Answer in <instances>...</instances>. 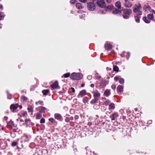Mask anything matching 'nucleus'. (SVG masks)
<instances>
[{"instance_id":"obj_28","label":"nucleus","mask_w":155,"mask_h":155,"mask_svg":"<svg viewBox=\"0 0 155 155\" xmlns=\"http://www.w3.org/2000/svg\"><path fill=\"white\" fill-rule=\"evenodd\" d=\"M21 100L24 102H26L28 100V98L25 96H22L21 97Z\"/></svg>"},{"instance_id":"obj_19","label":"nucleus","mask_w":155,"mask_h":155,"mask_svg":"<svg viewBox=\"0 0 155 155\" xmlns=\"http://www.w3.org/2000/svg\"><path fill=\"white\" fill-rule=\"evenodd\" d=\"M104 47L105 48L108 50H110L112 48L111 45L109 43L105 44Z\"/></svg>"},{"instance_id":"obj_16","label":"nucleus","mask_w":155,"mask_h":155,"mask_svg":"<svg viewBox=\"0 0 155 155\" xmlns=\"http://www.w3.org/2000/svg\"><path fill=\"white\" fill-rule=\"evenodd\" d=\"M25 123L27 126L32 125V123L30 119H26L25 120Z\"/></svg>"},{"instance_id":"obj_9","label":"nucleus","mask_w":155,"mask_h":155,"mask_svg":"<svg viewBox=\"0 0 155 155\" xmlns=\"http://www.w3.org/2000/svg\"><path fill=\"white\" fill-rule=\"evenodd\" d=\"M103 99L104 101L103 103L104 105L107 106L110 104V101L109 99H106L105 97L103 98Z\"/></svg>"},{"instance_id":"obj_51","label":"nucleus","mask_w":155,"mask_h":155,"mask_svg":"<svg viewBox=\"0 0 155 155\" xmlns=\"http://www.w3.org/2000/svg\"><path fill=\"white\" fill-rule=\"evenodd\" d=\"M96 79H99L101 78V77L99 76H96Z\"/></svg>"},{"instance_id":"obj_57","label":"nucleus","mask_w":155,"mask_h":155,"mask_svg":"<svg viewBox=\"0 0 155 155\" xmlns=\"http://www.w3.org/2000/svg\"><path fill=\"white\" fill-rule=\"evenodd\" d=\"M0 7L2 9V10L3 9V7L2 5H1Z\"/></svg>"},{"instance_id":"obj_56","label":"nucleus","mask_w":155,"mask_h":155,"mask_svg":"<svg viewBox=\"0 0 155 155\" xmlns=\"http://www.w3.org/2000/svg\"><path fill=\"white\" fill-rule=\"evenodd\" d=\"M4 127L1 126L0 125V129H1L2 130H3V129H4Z\"/></svg>"},{"instance_id":"obj_46","label":"nucleus","mask_w":155,"mask_h":155,"mask_svg":"<svg viewBox=\"0 0 155 155\" xmlns=\"http://www.w3.org/2000/svg\"><path fill=\"white\" fill-rule=\"evenodd\" d=\"M77 0H71L70 2L71 3H74L77 1Z\"/></svg>"},{"instance_id":"obj_48","label":"nucleus","mask_w":155,"mask_h":155,"mask_svg":"<svg viewBox=\"0 0 155 155\" xmlns=\"http://www.w3.org/2000/svg\"><path fill=\"white\" fill-rule=\"evenodd\" d=\"M28 110L30 112H31L33 110V109L32 107H30L28 108Z\"/></svg>"},{"instance_id":"obj_17","label":"nucleus","mask_w":155,"mask_h":155,"mask_svg":"<svg viewBox=\"0 0 155 155\" xmlns=\"http://www.w3.org/2000/svg\"><path fill=\"white\" fill-rule=\"evenodd\" d=\"M58 82L56 81L51 85V87L53 89H56L58 87Z\"/></svg>"},{"instance_id":"obj_53","label":"nucleus","mask_w":155,"mask_h":155,"mask_svg":"<svg viewBox=\"0 0 155 155\" xmlns=\"http://www.w3.org/2000/svg\"><path fill=\"white\" fill-rule=\"evenodd\" d=\"M111 0H107L106 2L107 3H110L111 2Z\"/></svg>"},{"instance_id":"obj_42","label":"nucleus","mask_w":155,"mask_h":155,"mask_svg":"<svg viewBox=\"0 0 155 155\" xmlns=\"http://www.w3.org/2000/svg\"><path fill=\"white\" fill-rule=\"evenodd\" d=\"M45 120L44 118H42L40 120V123L41 124L44 123H45Z\"/></svg>"},{"instance_id":"obj_49","label":"nucleus","mask_w":155,"mask_h":155,"mask_svg":"<svg viewBox=\"0 0 155 155\" xmlns=\"http://www.w3.org/2000/svg\"><path fill=\"white\" fill-rule=\"evenodd\" d=\"M79 1L80 2L84 3V2H86L87 1V0H79Z\"/></svg>"},{"instance_id":"obj_11","label":"nucleus","mask_w":155,"mask_h":155,"mask_svg":"<svg viewBox=\"0 0 155 155\" xmlns=\"http://www.w3.org/2000/svg\"><path fill=\"white\" fill-rule=\"evenodd\" d=\"M54 117L55 119L59 120H61L62 119V116L61 114L59 113H56L54 114Z\"/></svg>"},{"instance_id":"obj_47","label":"nucleus","mask_w":155,"mask_h":155,"mask_svg":"<svg viewBox=\"0 0 155 155\" xmlns=\"http://www.w3.org/2000/svg\"><path fill=\"white\" fill-rule=\"evenodd\" d=\"M38 104H39L40 105H43V101H38Z\"/></svg>"},{"instance_id":"obj_54","label":"nucleus","mask_w":155,"mask_h":155,"mask_svg":"<svg viewBox=\"0 0 155 155\" xmlns=\"http://www.w3.org/2000/svg\"><path fill=\"white\" fill-rule=\"evenodd\" d=\"M107 70L108 71V70H111V68H109L108 67H107Z\"/></svg>"},{"instance_id":"obj_41","label":"nucleus","mask_w":155,"mask_h":155,"mask_svg":"<svg viewBox=\"0 0 155 155\" xmlns=\"http://www.w3.org/2000/svg\"><path fill=\"white\" fill-rule=\"evenodd\" d=\"M17 142H15V141H13L12 143V146L14 147V146H16L17 145Z\"/></svg>"},{"instance_id":"obj_37","label":"nucleus","mask_w":155,"mask_h":155,"mask_svg":"<svg viewBox=\"0 0 155 155\" xmlns=\"http://www.w3.org/2000/svg\"><path fill=\"white\" fill-rule=\"evenodd\" d=\"M49 120L51 122L53 123L56 122L55 120L53 118H50L49 119Z\"/></svg>"},{"instance_id":"obj_62","label":"nucleus","mask_w":155,"mask_h":155,"mask_svg":"<svg viewBox=\"0 0 155 155\" xmlns=\"http://www.w3.org/2000/svg\"><path fill=\"white\" fill-rule=\"evenodd\" d=\"M84 18L83 16V17L81 16V17H80V18Z\"/></svg>"},{"instance_id":"obj_18","label":"nucleus","mask_w":155,"mask_h":155,"mask_svg":"<svg viewBox=\"0 0 155 155\" xmlns=\"http://www.w3.org/2000/svg\"><path fill=\"white\" fill-rule=\"evenodd\" d=\"M101 96V94L99 92H94L93 96L94 98L98 99V98L99 97Z\"/></svg>"},{"instance_id":"obj_31","label":"nucleus","mask_w":155,"mask_h":155,"mask_svg":"<svg viewBox=\"0 0 155 155\" xmlns=\"http://www.w3.org/2000/svg\"><path fill=\"white\" fill-rule=\"evenodd\" d=\"M41 117L42 114H41L39 113L36 115V118L37 119H39Z\"/></svg>"},{"instance_id":"obj_4","label":"nucleus","mask_w":155,"mask_h":155,"mask_svg":"<svg viewBox=\"0 0 155 155\" xmlns=\"http://www.w3.org/2000/svg\"><path fill=\"white\" fill-rule=\"evenodd\" d=\"M144 9L147 13L152 12L155 14V11L152 9L151 7L148 4L145 5L143 8Z\"/></svg>"},{"instance_id":"obj_1","label":"nucleus","mask_w":155,"mask_h":155,"mask_svg":"<svg viewBox=\"0 0 155 155\" xmlns=\"http://www.w3.org/2000/svg\"><path fill=\"white\" fill-rule=\"evenodd\" d=\"M142 7L141 5L139 3L134 5L133 7L134 12L137 15H141L142 14L141 11Z\"/></svg>"},{"instance_id":"obj_14","label":"nucleus","mask_w":155,"mask_h":155,"mask_svg":"<svg viewBox=\"0 0 155 155\" xmlns=\"http://www.w3.org/2000/svg\"><path fill=\"white\" fill-rule=\"evenodd\" d=\"M142 19L144 22L146 23H150L151 22L150 19L147 16L143 17Z\"/></svg>"},{"instance_id":"obj_12","label":"nucleus","mask_w":155,"mask_h":155,"mask_svg":"<svg viewBox=\"0 0 155 155\" xmlns=\"http://www.w3.org/2000/svg\"><path fill=\"white\" fill-rule=\"evenodd\" d=\"M125 1L124 5L126 7L130 8L132 6V4L131 2H130L128 0H125Z\"/></svg>"},{"instance_id":"obj_29","label":"nucleus","mask_w":155,"mask_h":155,"mask_svg":"<svg viewBox=\"0 0 155 155\" xmlns=\"http://www.w3.org/2000/svg\"><path fill=\"white\" fill-rule=\"evenodd\" d=\"M140 17L137 15L134 16L135 20L136 22L139 23L140 22Z\"/></svg>"},{"instance_id":"obj_2","label":"nucleus","mask_w":155,"mask_h":155,"mask_svg":"<svg viewBox=\"0 0 155 155\" xmlns=\"http://www.w3.org/2000/svg\"><path fill=\"white\" fill-rule=\"evenodd\" d=\"M123 17L125 19H127L129 18L130 16L132 13V10L130 9H125L123 11Z\"/></svg>"},{"instance_id":"obj_44","label":"nucleus","mask_w":155,"mask_h":155,"mask_svg":"<svg viewBox=\"0 0 155 155\" xmlns=\"http://www.w3.org/2000/svg\"><path fill=\"white\" fill-rule=\"evenodd\" d=\"M70 120V119L68 117H66L65 119V121L66 122H68Z\"/></svg>"},{"instance_id":"obj_58","label":"nucleus","mask_w":155,"mask_h":155,"mask_svg":"<svg viewBox=\"0 0 155 155\" xmlns=\"http://www.w3.org/2000/svg\"><path fill=\"white\" fill-rule=\"evenodd\" d=\"M84 85H85V84H82L81 85V87H83L84 86Z\"/></svg>"},{"instance_id":"obj_32","label":"nucleus","mask_w":155,"mask_h":155,"mask_svg":"<svg viewBox=\"0 0 155 155\" xmlns=\"http://www.w3.org/2000/svg\"><path fill=\"white\" fill-rule=\"evenodd\" d=\"M83 101L85 104L87 103L88 99L86 97H84L83 99Z\"/></svg>"},{"instance_id":"obj_36","label":"nucleus","mask_w":155,"mask_h":155,"mask_svg":"<svg viewBox=\"0 0 155 155\" xmlns=\"http://www.w3.org/2000/svg\"><path fill=\"white\" fill-rule=\"evenodd\" d=\"M113 69L114 71L118 72L119 70V68L117 66H115L114 67Z\"/></svg>"},{"instance_id":"obj_21","label":"nucleus","mask_w":155,"mask_h":155,"mask_svg":"<svg viewBox=\"0 0 155 155\" xmlns=\"http://www.w3.org/2000/svg\"><path fill=\"white\" fill-rule=\"evenodd\" d=\"M154 14L152 13V14H148L147 16L148 17V18L150 19V21L151 20H154Z\"/></svg>"},{"instance_id":"obj_5","label":"nucleus","mask_w":155,"mask_h":155,"mask_svg":"<svg viewBox=\"0 0 155 155\" xmlns=\"http://www.w3.org/2000/svg\"><path fill=\"white\" fill-rule=\"evenodd\" d=\"M87 8L88 9L91 11H94L96 8L95 4L93 2H89L87 3Z\"/></svg>"},{"instance_id":"obj_55","label":"nucleus","mask_w":155,"mask_h":155,"mask_svg":"<svg viewBox=\"0 0 155 155\" xmlns=\"http://www.w3.org/2000/svg\"><path fill=\"white\" fill-rule=\"evenodd\" d=\"M127 55L128 56V57L129 58L130 56V54L129 52H127Z\"/></svg>"},{"instance_id":"obj_64","label":"nucleus","mask_w":155,"mask_h":155,"mask_svg":"<svg viewBox=\"0 0 155 155\" xmlns=\"http://www.w3.org/2000/svg\"><path fill=\"white\" fill-rule=\"evenodd\" d=\"M152 121L151 120L149 121V123H151Z\"/></svg>"},{"instance_id":"obj_38","label":"nucleus","mask_w":155,"mask_h":155,"mask_svg":"<svg viewBox=\"0 0 155 155\" xmlns=\"http://www.w3.org/2000/svg\"><path fill=\"white\" fill-rule=\"evenodd\" d=\"M70 74L69 73H67L64 74L63 75V76H64V77L65 78H67L69 77V76L70 75Z\"/></svg>"},{"instance_id":"obj_39","label":"nucleus","mask_w":155,"mask_h":155,"mask_svg":"<svg viewBox=\"0 0 155 155\" xmlns=\"http://www.w3.org/2000/svg\"><path fill=\"white\" fill-rule=\"evenodd\" d=\"M8 124L10 125L12 127L14 126V122L12 121H10L8 123Z\"/></svg>"},{"instance_id":"obj_33","label":"nucleus","mask_w":155,"mask_h":155,"mask_svg":"<svg viewBox=\"0 0 155 155\" xmlns=\"http://www.w3.org/2000/svg\"><path fill=\"white\" fill-rule=\"evenodd\" d=\"M22 139L24 140V141H28V137L27 135H24L22 137Z\"/></svg>"},{"instance_id":"obj_13","label":"nucleus","mask_w":155,"mask_h":155,"mask_svg":"<svg viewBox=\"0 0 155 155\" xmlns=\"http://www.w3.org/2000/svg\"><path fill=\"white\" fill-rule=\"evenodd\" d=\"M47 110L44 107L41 106L39 107V111L40 112L43 113H45Z\"/></svg>"},{"instance_id":"obj_34","label":"nucleus","mask_w":155,"mask_h":155,"mask_svg":"<svg viewBox=\"0 0 155 155\" xmlns=\"http://www.w3.org/2000/svg\"><path fill=\"white\" fill-rule=\"evenodd\" d=\"M49 92V91L48 90H45L42 91L43 94L45 95H47Z\"/></svg>"},{"instance_id":"obj_3","label":"nucleus","mask_w":155,"mask_h":155,"mask_svg":"<svg viewBox=\"0 0 155 155\" xmlns=\"http://www.w3.org/2000/svg\"><path fill=\"white\" fill-rule=\"evenodd\" d=\"M70 78L72 80H80L82 78L81 76L79 73H72L70 76Z\"/></svg>"},{"instance_id":"obj_59","label":"nucleus","mask_w":155,"mask_h":155,"mask_svg":"<svg viewBox=\"0 0 155 155\" xmlns=\"http://www.w3.org/2000/svg\"><path fill=\"white\" fill-rule=\"evenodd\" d=\"M38 101H37L35 102V104L37 105H38Z\"/></svg>"},{"instance_id":"obj_22","label":"nucleus","mask_w":155,"mask_h":155,"mask_svg":"<svg viewBox=\"0 0 155 155\" xmlns=\"http://www.w3.org/2000/svg\"><path fill=\"white\" fill-rule=\"evenodd\" d=\"M115 6L117 7L118 9H120L121 8V5L120 2L118 1L116 2L115 3Z\"/></svg>"},{"instance_id":"obj_7","label":"nucleus","mask_w":155,"mask_h":155,"mask_svg":"<svg viewBox=\"0 0 155 155\" xmlns=\"http://www.w3.org/2000/svg\"><path fill=\"white\" fill-rule=\"evenodd\" d=\"M18 107V105L17 104H12L10 106V108L11 110L13 112H14L16 111V110Z\"/></svg>"},{"instance_id":"obj_60","label":"nucleus","mask_w":155,"mask_h":155,"mask_svg":"<svg viewBox=\"0 0 155 155\" xmlns=\"http://www.w3.org/2000/svg\"><path fill=\"white\" fill-rule=\"evenodd\" d=\"M75 118H76V119H77V118H78V116H75Z\"/></svg>"},{"instance_id":"obj_27","label":"nucleus","mask_w":155,"mask_h":155,"mask_svg":"<svg viewBox=\"0 0 155 155\" xmlns=\"http://www.w3.org/2000/svg\"><path fill=\"white\" fill-rule=\"evenodd\" d=\"M109 109L110 110L114 109L115 108V105L113 103L110 104H109Z\"/></svg>"},{"instance_id":"obj_61","label":"nucleus","mask_w":155,"mask_h":155,"mask_svg":"<svg viewBox=\"0 0 155 155\" xmlns=\"http://www.w3.org/2000/svg\"><path fill=\"white\" fill-rule=\"evenodd\" d=\"M8 99H10L11 98V97H8Z\"/></svg>"},{"instance_id":"obj_40","label":"nucleus","mask_w":155,"mask_h":155,"mask_svg":"<svg viewBox=\"0 0 155 155\" xmlns=\"http://www.w3.org/2000/svg\"><path fill=\"white\" fill-rule=\"evenodd\" d=\"M119 82L120 84H123L124 83V80L122 78H120L119 80Z\"/></svg>"},{"instance_id":"obj_26","label":"nucleus","mask_w":155,"mask_h":155,"mask_svg":"<svg viewBox=\"0 0 155 155\" xmlns=\"http://www.w3.org/2000/svg\"><path fill=\"white\" fill-rule=\"evenodd\" d=\"M98 99L94 98V99L91 100L90 102V103L92 104L97 103L98 102Z\"/></svg>"},{"instance_id":"obj_45","label":"nucleus","mask_w":155,"mask_h":155,"mask_svg":"<svg viewBox=\"0 0 155 155\" xmlns=\"http://www.w3.org/2000/svg\"><path fill=\"white\" fill-rule=\"evenodd\" d=\"M119 79V76H116L114 78V80L116 81H117L118 79Z\"/></svg>"},{"instance_id":"obj_63","label":"nucleus","mask_w":155,"mask_h":155,"mask_svg":"<svg viewBox=\"0 0 155 155\" xmlns=\"http://www.w3.org/2000/svg\"><path fill=\"white\" fill-rule=\"evenodd\" d=\"M5 118H6V119H7L8 118V117H5Z\"/></svg>"},{"instance_id":"obj_10","label":"nucleus","mask_w":155,"mask_h":155,"mask_svg":"<svg viewBox=\"0 0 155 155\" xmlns=\"http://www.w3.org/2000/svg\"><path fill=\"white\" fill-rule=\"evenodd\" d=\"M112 13L113 14L120 15L121 13V11L119 9H117L114 8L113 10Z\"/></svg>"},{"instance_id":"obj_25","label":"nucleus","mask_w":155,"mask_h":155,"mask_svg":"<svg viewBox=\"0 0 155 155\" xmlns=\"http://www.w3.org/2000/svg\"><path fill=\"white\" fill-rule=\"evenodd\" d=\"M114 8L113 6L108 5L105 8V9L107 11H110Z\"/></svg>"},{"instance_id":"obj_6","label":"nucleus","mask_w":155,"mask_h":155,"mask_svg":"<svg viewBox=\"0 0 155 155\" xmlns=\"http://www.w3.org/2000/svg\"><path fill=\"white\" fill-rule=\"evenodd\" d=\"M97 5L101 8L105 7L106 4L104 0H97Z\"/></svg>"},{"instance_id":"obj_20","label":"nucleus","mask_w":155,"mask_h":155,"mask_svg":"<svg viewBox=\"0 0 155 155\" xmlns=\"http://www.w3.org/2000/svg\"><path fill=\"white\" fill-rule=\"evenodd\" d=\"M86 93V91L85 90H83L80 91L79 95H80L81 97H82L85 96Z\"/></svg>"},{"instance_id":"obj_8","label":"nucleus","mask_w":155,"mask_h":155,"mask_svg":"<svg viewBox=\"0 0 155 155\" xmlns=\"http://www.w3.org/2000/svg\"><path fill=\"white\" fill-rule=\"evenodd\" d=\"M118 117V113L117 112H115L110 116V118H111L112 120H114Z\"/></svg>"},{"instance_id":"obj_50","label":"nucleus","mask_w":155,"mask_h":155,"mask_svg":"<svg viewBox=\"0 0 155 155\" xmlns=\"http://www.w3.org/2000/svg\"><path fill=\"white\" fill-rule=\"evenodd\" d=\"M71 90H72V91L73 93L75 91V90L74 89V88L73 87H71Z\"/></svg>"},{"instance_id":"obj_30","label":"nucleus","mask_w":155,"mask_h":155,"mask_svg":"<svg viewBox=\"0 0 155 155\" xmlns=\"http://www.w3.org/2000/svg\"><path fill=\"white\" fill-rule=\"evenodd\" d=\"M101 85L102 86H105L107 84L106 81H102L101 82Z\"/></svg>"},{"instance_id":"obj_24","label":"nucleus","mask_w":155,"mask_h":155,"mask_svg":"<svg viewBox=\"0 0 155 155\" xmlns=\"http://www.w3.org/2000/svg\"><path fill=\"white\" fill-rule=\"evenodd\" d=\"M123 87L120 85H118L117 88V91L118 92L121 93L123 91Z\"/></svg>"},{"instance_id":"obj_35","label":"nucleus","mask_w":155,"mask_h":155,"mask_svg":"<svg viewBox=\"0 0 155 155\" xmlns=\"http://www.w3.org/2000/svg\"><path fill=\"white\" fill-rule=\"evenodd\" d=\"M5 15L3 13H0V21L2 19L5 17Z\"/></svg>"},{"instance_id":"obj_43","label":"nucleus","mask_w":155,"mask_h":155,"mask_svg":"<svg viewBox=\"0 0 155 155\" xmlns=\"http://www.w3.org/2000/svg\"><path fill=\"white\" fill-rule=\"evenodd\" d=\"M26 114H27V113L26 112H21V115L22 116H23V117L25 116Z\"/></svg>"},{"instance_id":"obj_15","label":"nucleus","mask_w":155,"mask_h":155,"mask_svg":"<svg viewBox=\"0 0 155 155\" xmlns=\"http://www.w3.org/2000/svg\"><path fill=\"white\" fill-rule=\"evenodd\" d=\"M110 90L108 89L106 90L104 92V95L107 97L109 96L110 95Z\"/></svg>"},{"instance_id":"obj_52","label":"nucleus","mask_w":155,"mask_h":155,"mask_svg":"<svg viewBox=\"0 0 155 155\" xmlns=\"http://www.w3.org/2000/svg\"><path fill=\"white\" fill-rule=\"evenodd\" d=\"M94 84H91L90 86L92 88H93L94 87Z\"/></svg>"},{"instance_id":"obj_23","label":"nucleus","mask_w":155,"mask_h":155,"mask_svg":"<svg viewBox=\"0 0 155 155\" xmlns=\"http://www.w3.org/2000/svg\"><path fill=\"white\" fill-rule=\"evenodd\" d=\"M76 7L78 9H81L84 8L83 5L80 3H78L76 4Z\"/></svg>"}]
</instances>
